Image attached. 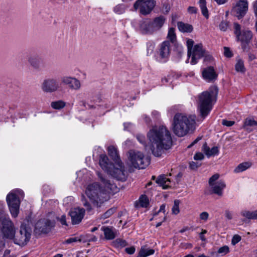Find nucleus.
<instances>
[{
    "label": "nucleus",
    "instance_id": "obj_1",
    "mask_svg": "<svg viewBox=\"0 0 257 257\" xmlns=\"http://www.w3.org/2000/svg\"><path fill=\"white\" fill-rule=\"evenodd\" d=\"M97 174L106 189H103L98 183L95 182L87 186L85 194L94 205L100 207L109 199L108 192H116L117 187L110 180L104 177L100 172H97Z\"/></svg>",
    "mask_w": 257,
    "mask_h": 257
},
{
    "label": "nucleus",
    "instance_id": "obj_2",
    "mask_svg": "<svg viewBox=\"0 0 257 257\" xmlns=\"http://www.w3.org/2000/svg\"><path fill=\"white\" fill-rule=\"evenodd\" d=\"M148 137L151 143L152 152L156 157L161 156L172 146V139L168 130H150Z\"/></svg>",
    "mask_w": 257,
    "mask_h": 257
},
{
    "label": "nucleus",
    "instance_id": "obj_3",
    "mask_svg": "<svg viewBox=\"0 0 257 257\" xmlns=\"http://www.w3.org/2000/svg\"><path fill=\"white\" fill-rule=\"evenodd\" d=\"M218 89L216 87L213 90L209 89L204 91L199 96L198 108L201 117L204 119L206 117L212 108L213 101L216 97Z\"/></svg>",
    "mask_w": 257,
    "mask_h": 257
},
{
    "label": "nucleus",
    "instance_id": "obj_4",
    "mask_svg": "<svg viewBox=\"0 0 257 257\" xmlns=\"http://www.w3.org/2000/svg\"><path fill=\"white\" fill-rule=\"evenodd\" d=\"M166 21V18L162 15L153 19H146L140 24V31L143 34L152 35L161 30Z\"/></svg>",
    "mask_w": 257,
    "mask_h": 257
},
{
    "label": "nucleus",
    "instance_id": "obj_5",
    "mask_svg": "<svg viewBox=\"0 0 257 257\" xmlns=\"http://www.w3.org/2000/svg\"><path fill=\"white\" fill-rule=\"evenodd\" d=\"M195 116L187 117L181 113H177L173 119V128H192L195 127Z\"/></svg>",
    "mask_w": 257,
    "mask_h": 257
},
{
    "label": "nucleus",
    "instance_id": "obj_6",
    "mask_svg": "<svg viewBox=\"0 0 257 257\" xmlns=\"http://www.w3.org/2000/svg\"><path fill=\"white\" fill-rule=\"evenodd\" d=\"M21 193H23L21 190H15L11 192L7 196L6 201L11 213L14 217H16L19 213L20 200L18 197V194Z\"/></svg>",
    "mask_w": 257,
    "mask_h": 257
},
{
    "label": "nucleus",
    "instance_id": "obj_7",
    "mask_svg": "<svg viewBox=\"0 0 257 257\" xmlns=\"http://www.w3.org/2000/svg\"><path fill=\"white\" fill-rule=\"evenodd\" d=\"M129 153L130 161L135 168L143 169L150 164V157H145L142 153L131 151Z\"/></svg>",
    "mask_w": 257,
    "mask_h": 257
},
{
    "label": "nucleus",
    "instance_id": "obj_8",
    "mask_svg": "<svg viewBox=\"0 0 257 257\" xmlns=\"http://www.w3.org/2000/svg\"><path fill=\"white\" fill-rule=\"evenodd\" d=\"M106 173L117 180L122 182L125 181L127 177L124 166L121 161L113 164Z\"/></svg>",
    "mask_w": 257,
    "mask_h": 257
},
{
    "label": "nucleus",
    "instance_id": "obj_9",
    "mask_svg": "<svg viewBox=\"0 0 257 257\" xmlns=\"http://www.w3.org/2000/svg\"><path fill=\"white\" fill-rule=\"evenodd\" d=\"M31 229L25 224L22 223L19 231L15 235L13 239L14 243L20 246H24L29 242L31 236Z\"/></svg>",
    "mask_w": 257,
    "mask_h": 257
},
{
    "label": "nucleus",
    "instance_id": "obj_10",
    "mask_svg": "<svg viewBox=\"0 0 257 257\" xmlns=\"http://www.w3.org/2000/svg\"><path fill=\"white\" fill-rule=\"evenodd\" d=\"M55 226V221L48 218L39 219L35 224V231L36 233L47 234L50 232Z\"/></svg>",
    "mask_w": 257,
    "mask_h": 257
},
{
    "label": "nucleus",
    "instance_id": "obj_11",
    "mask_svg": "<svg viewBox=\"0 0 257 257\" xmlns=\"http://www.w3.org/2000/svg\"><path fill=\"white\" fill-rule=\"evenodd\" d=\"M2 219L0 221L2 226L1 231L4 238L13 240L16 234V228L13 222L11 220L9 217Z\"/></svg>",
    "mask_w": 257,
    "mask_h": 257
},
{
    "label": "nucleus",
    "instance_id": "obj_12",
    "mask_svg": "<svg viewBox=\"0 0 257 257\" xmlns=\"http://www.w3.org/2000/svg\"><path fill=\"white\" fill-rule=\"evenodd\" d=\"M156 4L155 0H137L134 5V9H139L140 13L143 15L149 14Z\"/></svg>",
    "mask_w": 257,
    "mask_h": 257
},
{
    "label": "nucleus",
    "instance_id": "obj_13",
    "mask_svg": "<svg viewBox=\"0 0 257 257\" xmlns=\"http://www.w3.org/2000/svg\"><path fill=\"white\" fill-rule=\"evenodd\" d=\"M60 88L59 81L53 78H49L44 80L41 84L42 90L46 93H52L57 91Z\"/></svg>",
    "mask_w": 257,
    "mask_h": 257
},
{
    "label": "nucleus",
    "instance_id": "obj_14",
    "mask_svg": "<svg viewBox=\"0 0 257 257\" xmlns=\"http://www.w3.org/2000/svg\"><path fill=\"white\" fill-rule=\"evenodd\" d=\"M248 4L247 0H238L233 8L232 11L239 19L243 18L248 11Z\"/></svg>",
    "mask_w": 257,
    "mask_h": 257
},
{
    "label": "nucleus",
    "instance_id": "obj_15",
    "mask_svg": "<svg viewBox=\"0 0 257 257\" xmlns=\"http://www.w3.org/2000/svg\"><path fill=\"white\" fill-rule=\"evenodd\" d=\"M171 45L169 41H165L160 44L159 49V59L162 62H166L170 54Z\"/></svg>",
    "mask_w": 257,
    "mask_h": 257
},
{
    "label": "nucleus",
    "instance_id": "obj_16",
    "mask_svg": "<svg viewBox=\"0 0 257 257\" xmlns=\"http://www.w3.org/2000/svg\"><path fill=\"white\" fill-rule=\"evenodd\" d=\"M85 212L84 209L79 207L71 209L69 211V214L71 217L72 224H79L84 216Z\"/></svg>",
    "mask_w": 257,
    "mask_h": 257
},
{
    "label": "nucleus",
    "instance_id": "obj_17",
    "mask_svg": "<svg viewBox=\"0 0 257 257\" xmlns=\"http://www.w3.org/2000/svg\"><path fill=\"white\" fill-rule=\"evenodd\" d=\"M205 50L203 49L202 44H199L194 46L192 50L191 63L192 65L196 64L198 60L203 57L205 55Z\"/></svg>",
    "mask_w": 257,
    "mask_h": 257
},
{
    "label": "nucleus",
    "instance_id": "obj_18",
    "mask_svg": "<svg viewBox=\"0 0 257 257\" xmlns=\"http://www.w3.org/2000/svg\"><path fill=\"white\" fill-rule=\"evenodd\" d=\"M203 79L207 82L215 81L218 77V74L212 66L204 68L202 72Z\"/></svg>",
    "mask_w": 257,
    "mask_h": 257
},
{
    "label": "nucleus",
    "instance_id": "obj_19",
    "mask_svg": "<svg viewBox=\"0 0 257 257\" xmlns=\"http://www.w3.org/2000/svg\"><path fill=\"white\" fill-rule=\"evenodd\" d=\"M62 83L67 85L70 89L78 90L81 87L80 81L74 77L64 76L61 78Z\"/></svg>",
    "mask_w": 257,
    "mask_h": 257
},
{
    "label": "nucleus",
    "instance_id": "obj_20",
    "mask_svg": "<svg viewBox=\"0 0 257 257\" xmlns=\"http://www.w3.org/2000/svg\"><path fill=\"white\" fill-rule=\"evenodd\" d=\"M202 151L208 158L217 155L219 152L218 147L214 146L211 149H210V148L208 147L206 143H205L203 145Z\"/></svg>",
    "mask_w": 257,
    "mask_h": 257
},
{
    "label": "nucleus",
    "instance_id": "obj_21",
    "mask_svg": "<svg viewBox=\"0 0 257 257\" xmlns=\"http://www.w3.org/2000/svg\"><path fill=\"white\" fill-rule=\"evenodd\" d=\"M99 165L105 172L111 167L113 164L109 163L108 158L106 155H101L99 159Z\"/></svg>",
    "mask_w": 257,
    "mask_h": 257
},
{
    "label": "nucleus",
    "instance_id": "obj_22",
    "mask_svg": "<svg viewBox=\"0 0 257 257\" xmlns=\"http://www.w3.org/2000/svg\"><path fill=\"white\" fill-rule=\"evenodd\" d=\"M108 154L109 156L114 161L115 163L121 161L118 152L114 146H110L107 148Z\"/></svg>",
    "mask_w": 257,
    "mask_h": 257
},
{
    "label": "nucleus",
    "instance_id": "obj_23",
    "mask_svg": "<svg viewBox=\"0 0 257 257\" xmlns=\"http://www.w3.org/2000/svg\"><path fill=\"white\" fill-rule=\"evenodd\" d=\"M177 25L179 30L182 33H191L193 30V26L189 24L178 22Z\"/></svg>",
    "mask_w": 257,
    "mask_h": 257
},
{
    "label": "nucleus",
    "instance_id": "obj_24",
    "mask_svg": "<svg viewBox=\"0 0 257 257\" xmlns=\"http://www.w3.org/2000/svg\"><path fill=\"white\" fill-rule=\"evenodd\" d=\"M28 61L30 65L36 69H39L41 66V59L37 56H30Z\"/></svg>",
    "mask_w": 257,
    "mask_h": 257
},
{
    "label": "nucleus",
    "instance_id": "obj_25",
    "mask_svg": "<svg viewBox=\"0 0 257 257\" xmlns=\"http://www.w3.org/2000/svg\"><path fill=\"white\" fill-rule=\"evenodd\" d=\"M101 230L103 231L105 238L107 240H112L115 237V233L111 228L102 226Z\"/></svg>",
    "mask_w": 257,
    "mask_h": 257
},
{
    "label": "nucleus",
    "instance_id": "obj_26",
    "mask_svg": "<svg viewBox=\"0 0 257 257\" xmlns=\"http://www.w3.org/2000/svg\"><path fill=\"white\" fill-rule=\"evenodd\" d=\"M213 192L219 196H222V190L225 187V184L222 181H219L216 184L212 186Z\"/></svg>",
    "mask_w": 257,
    "mask_h": 257
},
{
    "label": "nucleus",
    "instance_id": "obj_27",
    "mask_svg": "<svg viewBox=\"0 0 257 257\" xmlns=\"http://www.w3.org/2000/svg\"><path fill=\"white\" fill-rule=\"evenodd\" d=\"M240 214L248 219H257V210L252 211L243 210L240 212Z\"/></svg>",
    "mask_w": 257,
    "mask_h": 257
},
{
    "label": "nucleus",
    "instance_id": "obj_28",
    "mask_svg": "<svg viewBox=\"0 0 257 257\" xmlns=\"http://www.w3.org/2000/svg\"><path fill=\"white\" fill-rule=\"evenodd\" d=\"M252 165V163L249 162H244L239 164L234 170L236 173L242 172L246 169L249 168Z\"/></svg>",
    "mask_w": 257,
    "mask_h": 257
},
{
    "label": "nucleus",
    "instance_id": "obj_29",
    "mask_svg": "<svg viewBox=\"0 0 257 257\" xmlns=\"http://www.w3.org/2000/svg\"><path fill=\"white\" fill-rule=\"evenodd\" d=\"M154 253V249L148 248L146 246H142L137 257H147L153 254Z\"/></svg>",
    "mask_w": 257,
    "mask_h": 257
},
{
    "label": "nucleus",
    "instance_id": "obj_30",
    "mask_svg": "<svg viewBox=\"0 0 257 257\" xmlns=\"http://www.w3.org/2000/svg\"><path fill=\"white\" fill-rule=\"evenodd\" d=\"M252 38V33L250 31H246L243 32L242 34H240L239 40L242 42L247 43Z\"/></svg>",
    "mask_w": 257,
    "mask_h": 257
},
{
    "label": "nucleus",
    "instance_id": "obj_31",
    "mask_svg": "<svg viewBox=\"0 0 257 257\" xmlns=\"http://www.w3.org/2000/svg\"><path fill=\"white\" fill-rule=\"evenodd\" d=\"M167 182H170V181L169 179L166 178L164 175L160 176L156 180V183L165 189L168 188V185L166 184Z\"/></svg>",
    "mask_w": 257,
    "mask_h": 257
},
{
    "label": "nucleus",
    "instance_id": "obj_32",
    "mask_svg": "<svg viewBox=\"0 0 257 257\" xmlns=\"http://www.w3.org/2000/svg\"><path fill=\"white\" fill-rule=\"evenodd\" d=\"M199 7L201 10L202 14L206 18L209 17L208 11L206 7V2L205 0H199Z\"/></svg>",
    "mask_w": 257,
    "mask_h": 257
},
{
    "label": "nucleus",
    "instance_id": "obj_33",
    "mask_svg": "<svg viewBox=\"0 0 257 257\" xmlns=\"http://www.w3.org/2000/svg\"><path fill=\"white\" fill-rule=\"evenodd\" d=\"M66 105V103L62 100L53 101L51 103V107L55 109H60L64 108Z\"/></svg>",
    "mask_w": 257,
    "mask_h": 257
},
{
    "label": "nucleus",
    "instance_id": "obj_34",
    "mask_svg": "<svg viewBox=\"0 0 257 257\" xmlns=\"http://www.w3.org/2000/svg\"><path fill=\"white\" fill-rule=\"evenodd\" d=\"M167 38L172 43H175L176 41V35L175 33V29L174 28H170L169 29Z\"/></svg>",
    "mask_w": 257,
    "mask_h": 257
},
{
    "label": "nucleus",
    "instance_id": "obj_35",
    "mask_svg": "<svg viewBox=\"0 0 257 257\" xmlns=\"http://www.w3.org/2000/svg\"><path fill=\"white\" fill-rule=\"evenodd\" d=\"M235 70L238 72L244 73L245 71L243 61L241 60H238L235 66Z\"/></svg>",
    "mask_w": 257,
    "mask_h": 257
},
{
    "label": "nucleus",
    "instance_id": "obj_36",
    "mask_svg": "<svg viewBox=\"0 0 257 257\" xmlns=\"http://www.w3.org/2000/svg\"><path fill=\"white\" fill-rule=\"evenodd\" d=\"M139 202L142 207H147L149 204L148 198L145 195H143L140 197Z\"/></svg>",
    "mask_w": 257,
    "mask_h": 257
},
{
    "label": "nucleus",
    "instance_id": "obj_37",
    "mask_svg": "<svg viewBox=\"0 0 257 257\" xmlns=\"http://www.w3.org/2000/svg\"><path fill=\"white\" fill-rule=\"evenodd\" d=\"M244 126H257V121L253 118L247 117L244 121Z\"/></svg>",
    "mask_w": 257,
    "mask_h": 257
},
{
    "label": "nucleus",
    "instance_id": "obj_38",
    "mask_svg": "<svg viewBox=\"0 0 257 257\" xmlns=\"http://www.w3.org/2000/svg\"><path fill=\"white\" fill-rule=\"evenodd\" d=\"M194 41L192 39H188L187 41V46L188 49V56L190 57L192 53V50L193 49Z\"/></svg>",
    "mask_w": 257,
    "mask_h": 257
},
{
    "label": "nucleus",
    "instance_id": "obj_39",
    "mask_svg": "<svg viewBox=\"0 0 257 257\" xmlns=\"http://www.w3.org/2000/svg\"><path fill=\"white\" fill-rule=\"evenodd\" d=\"M115 211L116 209L114 208H111L109 209L101 215V218L106 219L109 217L115 212Z\"/></svg>",
    "mask_w": 257,
    "mask_h": 257
},
{
    "label": "nucleus",
    "instance_id": "obj_40",
    "mask_svg": "<svg viewBox=\"0 0 257 257\" xmlns=\"http://www.w3.org/2000/svg\"><path fill=\"white\" fill-rule=\"evenodd\" d=\"M234 33L236 36L237 39L239 40L241 34V26L238 23H234Z\"/></svg>",
    "mask_w": 257,
    "mask_h": 257
},
{
    "label": "nucleus",
    "instance_id": "obj_41",
    "mask_svg": "<svg viewBox=\"0 0 257 257\" xmlns=\"http://www.w3.org/2000/svg\"><path fill=\"white\" fill-rule=\"evenodd\" d=\"M180 201L178 200H175L174 202V205L172 208V213L175 215L179 213Z\"/></svg>",
    "mask_w": 257,
    "mask_h": 257
},
{
    "label": "nucleus",
    "instance_id": "obj_42",
    "mask_svg": "<svg viewBox=\"0 0 257 257\" xmlns=\"http://www.w3.org/2000/svg\"><path fill=\"white\" fill-rule=\"evenodd\" d=\"M229 251V247L227 245H224L220 247L217 251V253L221 255L227 254Z\"/></svg>",
    "mask_w": 257,
    "mask_h": 257
},
{
    "label": "nucleus",
    "instance_id": "obj_43",
    "mask_svg": "<svg viewBox=\"0 0 257 257\" xmlns=\"http://www.w3.org/2000/svg\"><path fill=\"white\" fill-rule=\"evenodd\" d=\"M229 27V23L225 21H222L219 25V28L220 31L225 32L227 31Z\"/></svg>",
    "mask_w": 257,
    "mask_h": 257
},
{
    "label": "nucleus",
    "instance_id": "obj_44",
    "mask_svg": "<svg viewBox=\"0 0 257 257\" xmlns=\"http://www.w3.org/2000/svg\"><path fill=\"white\" fill-rule=\"evenodd\" d=\"M174 134L179 137H182L188 133V130H173Z\"/></svg>",
    "mask_w": 257,
    "mask_h": 257
},
{
    "label": "nucleus",
    "instance_id": "obj_45",
    "mask_svg": "<svg viewBox=\"0 0 257 257\" xmlns=\"http://www.w3.org/2000/svg\"><path fill=\"white\" fill-rule=\"evenodd\" d=\"M147 55H151L153 53L155 48V44L152 42H148L147 44Z\"/></svg>",
    "mask_w": 257,
    "mask_h": 257
},
{
    "label": "nucleus",
    "instance_id": "obj_46",
    "mask_svg": "<svg viewBox=\"0 0 257 257\" xmlns=\"http://www.w3.org/2000/svg\"><path fill=\"white\" fill-rule=\"evenodd\" d=\"M4 208V207L3 203L0 202V221L2 220V219L1 218L4 219L7 218L9 217L5 214Z\"/></svg>",
    "mask_w": 257,
    "mask_h": 257
},
{
    "label": "nucleus",
    "instance_id": "obj_47",
    "mask_svg": "<svg viewBox=\"0 0 257 257\" xmlns=\"http://www.w3.org/2000/svg\"><path fill=\"white\" fill-rule=\"evenodd\" d=\"M115 243L117 247H124L127 245V242L125 240L121 239H117L115 240Z\"/></svg>",
    "mask_w": 257,
    "mask_h": 257
},
{
    "label": "nucleus",
    "instance_id": "obj_48",
    "mask_svg": "<svg viewBox=\"0 0 257 257\" xmlns=\"http://www.w3.org/2000/svg\"><path fill=\"white\" fill-rule=\"evenodd\" d=\"M219 175L218 174H215L212 176L209 180V184L210 186H213L214 182L219 178Z\"/></svg>",
    "mask_w": 257,
    "mask_h": 257
},
{
    "label": "nucleus",
    "instance_id": "obj_49",
    "mask_svg": "<svg viewBox=\"0 0 257 257\" xmlns=\"http://www.w3.org/2000/svg\"><path fill=\"white\" fill-rule=\"evenodd\" d=\"M201 165L200 163L197 162H191L189 163V168L191 170H195L199 168Z\"/></svg>",
    "mask_w": 257,
    "mask_h": 257
},
{
    "label": "nucleus",
    "instance_id": "obj_50",
    "mask_svg": "<svg viewBox=\"0 0 257 257\" xmlns=\"http://www.w3.org/2000/svg\"><path fill=\"white\" fill-rule=\"evenodd\" d=\"M241 236L238 234L233 235L231 240V243L235 245L241 240Z\"/></svg>",
    "mask_w": 257,
    "mask_h": 257
},
{
    "label": "nucleus",
    "instance_id": "obj_51",
    "mask_svg": "<svg viewBox=\"0 0 257 257\" xmlns=\"http://www.w3.org/2000/svg\"><path fill=\"white\" fill-rule=\"evenodd\" d=\"M235 123L234 121L228 120L226 119H223L222 120V124L226 127H230Z\"/></svg>",
    "mask_w": 257,
    "mask_h": 257
},
{
    "label": "nucleus",
    "instance_id": "obj_52",
    "mask_svg": "<svg viewBox=\"0 0 257 257\" xmlns=\"http://www.w3.org/2000/svg\"><path fill=\"white\" fill-rule=\"evenodd\" d=\"M224 54L225 57L228 58H230L233 56V54L229 48L226 47H224Z\"/></svg>",
    "mask_w": 257,
    "mask_h": 257
},
{
    "label": "nucleus",
    "instance_id": "obj_53",
    "mask_svg": "<svg viewBox=\"0 0 257 257\" xmlns=\"http://www.w3.org/2000/svg\"><path fill=\"white\" fill-rule=\"evenodd\" d=\"M83 198L85 199V197L84 195L82 196ZM83 205L84 207H85L86 210L88 212H90L92 210V208L91 207V204L87 201L85 199H84V202L83 203Z\"/></svg>",
    "mask_w": 257,
    "mask_h": 257
},
{
    "label": "nucleus",
    "instance_id": "obj_54",
    "mask_svg": "<svg viewBox=\"0 0 257 257\" xmlns=\"http://www.w3.org/2000/svg\"><path fill=\"white\" fill-rule=\"evenodd\" d=\"M82 105L85 107L86 109H94L96 108L95 106L93 104H90L86 101H82Z\"/></svg>",
    "mask_w": 257,
    "mask_h": 257
},
{
    "label": "nucleus",
    "instance_id": "obj_55",
    "mask_svg": "<svg viewBox=\"0 0 257 257\" xmlns=\"http://www.w3.org/2000/svg\"><path fill=\"white\" fill-rule=\"evenodd\" d=\"M193 158L195 160H202L204 158V156L202 153L198 152L194 155Z\"/></svg>",
    "mask_w": 257,
    "mask_h": 257
},
{
    "label": "nucleus",
    "instance_id": "obj_56",
    "mask_svg": "<svg viewBox=\"0 0 257 257\" xmlns=\"http://www.w3.org/2000/svg\"><path fill=\"white\" fill-rule=\"evenodd\" d=\"M209 217V214L207 212H203L200 214V218L201 220L206 221Z\"/></svg>",
    "mask_w": 257,
    "mask_h": 257
},
{
    "label": "nucleus",
    "instance_id": "obj_57",
    "mask_svg": "<svg viewBox=\"0 0 257 257\" xmlns=\"http://www.w3.org/2000/svg\"><path fill=\"white\" fill-rule=\"evenodd\" d=\"M57 219L61 222V223L62 225L68 226V224H67V221H66V217L65 215H62L61 216V217L58 218Z\"/></svg>",
    "mask_w": 257,
    "mask_h": 257
},
{
    "label": "nucleus",
    "instance_id": "obj_58",
    "mask_svg": "<svg viewBox=\"0 0 257 257\" xmlns=\"http://www.w3.org/2000/svg\"><path fill=\"white\" fill-rule=\"evenodd\" d=\"M136 249L134 246H131L125 248V252L129 254H133L135 252Z\"/></svg>",
    "mask_w": 257,
    "mask_h": 257
},
{
    "label": "nucleus",
    "instance_id": "obj_59",
    "mask_svg": "<svg viewBox=\"0 0 257 257\" xmlns=\"http://www.w3.org/2000/svg\"><path fill=\"white\" fill-rule=\"evenodd\" d=\"M78 241H80V239H78V237H74L67 239L66 240V243L69 244L72 242H77Z\"/></svg>",
    "mask_w": 257,
    "mask_h": 257
},
{
    "label": "nucleus",
    "instance_id": "obj_60",
    "mask_svg": "<svg viewBox=\"0 0 257 257\" xmlns=\"http://www.w3.org/2000/svg\"><path fill=\"white\" fill-rule=\"evenodd\" d=\"M205 55L203 56L204 57V61H210L212 60V57L208 53V52L205 51Z\"/></svg>",
    "mask_w": 257,
    "mask_h": 257
},
{
    "label": "nucleus",
    "instance_id": "obj_61",
    "mask_svg": "<svg viewBox=\"0 0 257 257\" xmlns=\"http://www.w3.org/2000/svg\"><path fill=\"white\" fill-rule=\"evenodd\" d=\"M188 12L190 14H196L197 9L196 7L190 6L188 8Z\"/></svg>",
    "mask_w": 257,
    "mask_h": 257
},
{
    "label": "nucleus",
    "instance_id": "obj_62",
    "mask_svg": "<svg viewBox=\"0 0 257 257\" xmlns=\"http://www.w3.org/2000/svg\"><path fill=\"white\" fill-rule=\"evenodd\" d=\"M225 215L226 218L228 220H231L232 218V213L228 210H226L225 211Z\"/></svg>",
    "mask_w": 257,
    "mask_h": 257
},
{
    "label": "nucleus",
    "instance_id": "obj_63",
    "mask_svg": "<svg viewBox=\"0 0 257 257\" xmlns=\"http://www.w3.org/2000/svg\"><path fill=\"white\" fill-rule=\"evenodd\" d=\"M163 8L165 10L166 14H167L170 10V7L168 4H164L163 5Z\"/></svg>",
    "mask_w": 257,
    "mask_h": 257
},
{
    "label": "nucleus",
    "instance_id": "obj_64",
    "mask_svg": "<svg viewBox=\"0 0 257 257\" xmlns=\"http://www.w3.org/2000/svg\"><path fill=\"white\" fill-rule=\"evenodd\" d=\"M253 8L254 12L255 15L257 17V0H256L253 5Z\"/></svg>",
    "mask_w": 257,
    "mask_h": 257
}]
</instances>
